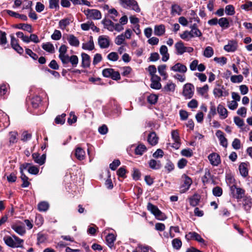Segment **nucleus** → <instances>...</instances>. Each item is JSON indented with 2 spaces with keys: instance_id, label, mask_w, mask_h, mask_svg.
Listing matches in <instances>:
<instances>
[{
  "instance_id": "nucleus-1",
  "label": "nucleus",
  "mask_w": 252,
  "mask_h": 252,
  "mask_svg": "<svg viewBox=\"0 0 252 252\" xmlns=\"http://www.w3.org/2000/svg\"><path fill=\"white\" fill-rule=\"evenodd\" d=\"M5 243L12 248H18L22 247L24 241L15 235L12 237L6 236L3 238Z\"/></svg>"
},
{
  "instance_id": "nucleus-2",
  "label": "nucleus",
  "mask_w": 252,
  "mask_h": 252,
  "mask_svg": "<svg viewBox=\"0 0 252 252\" xmlns=\"http://www.w3.org/2000/svg\"><path fill=\"white\" fill-rule=\"evenodd\" d=\"M120 4L124 8L140 12V8L135 0H120Z\"/></svg>"
},
{
  "instance_id": "nucleus-3",
  "label": "nucleus",
  "mask_w": 252,
  "mask_h": 252,
  "mask_svg": "<svg viewBox=\"0 0 252 252\" xmlns=\"http://www.w3.org/2000/svg\"><path fill=\"white\" fill-rule=\"evenodd\" d=\"M147 209L158 220H164L166 219V216L156 206L150 202L148 203Z\"/></svg>"
},
{
  "instance_id": "nucleus-4",
  "label": "nucleus",
  "mask_w": 252,
  "mask_h": 252,
  "mask_svg": "<svg viewBox=\"0 0 252 252\" xmlns=\"http://www.w3.org/2000/svg\"><path fill=\"white\" fill-rule=\"evenodd\" d=\"M83 12L87 17L90 19L99 20L101 18V12L97 9L88 8L84 9Z\"/></svg>"
},
{
  "instance_id": "nucleus-5",
  "label": "nucleus",
  "mask_w": 252,
  "mask_h": 252,
  "mask_svg": "<svg viewBox=\"0 0 252 252\" xmlns=\"http://www.w3.org/2000/svg\"><path fill=\"white\" fill-rule=\"evenodd\" d=\"M194 91V86L190 83H187L184 86L183 94L186 99H189L193 96Z\"/></svg>"
},
{
  "instance_id": "nucleus-6",
  "label": "nucleus",
  "mask_w": 252,
  "mask_h": 252,
  "mask_svg": "<svg viewBox=\"0 0 252 252\" xmlns=\"http://www.w3.org/2000/svg\"><path fill=\"white\" fill-rule=\"evenodd\" d=\"M185 238L188 241L194 240L204 246L206 245L205 240L199 234L195 232H189L186 235Z\"/></svg>"
},
{
  "instance_id": "nucleus-7",
  "label": "nucleus",
  "mask_w": 252,
  "mask_h": 252,
  "mask_svg": "<svg viewBox=\"0 0 252 252\" xmlns=\"http://www.w3.org/2000/svg\"><path fill=\"white\" fill-rule=\"evenodd\" d=\"M219 88H215L213 90V94L216 97H220L221 96H226L228 95L229 93L227 91L225 90L223 86L218 85Z\"/></svg>"
},
{
  "instance_id": "nucleus-8",
  "label": "nucleus",
  "mask_w": 252,
  "mask_h": 252,
  "mask_svg": "<svg viewBox=\"0 0 252 252\" xmlns=\"http://www.w3.org/2000/svg\"><path fill=\"white\" fill-rule=\"evenodd\" d=\"M243 208L247 213H250L252 208V198L251 196H245L243 199Z\"/></svg>"
},
{
  "instance_id": "nucleus-9",
  "label": "nucleus",
  "mask_w": 252,
  "mask_h": 252,
  "mask_svg": "<svg viewBox=\"0 0 252 252\" xmlns=\"http://www.w3.org/2000/svg\"><path fill=\"white\" fill-rule=\"evenodd\" d=\"M231 193L233 197L239 200L245 197V190L236 186V189H234V191L230 190Z\"/></svg>"
},
{
  "instance_id": "nucleus-10",
  "label": "nucleus",
  "mask_w": 252,
  "mask_h": 252,
  "mask_svg": "<svg viewBox=\"0 0 252 252\" xmlns=\"http://www.w3.org/2000/svg\"><path fill=\"white\" fill-rule=\"evenodd\" d=\"M98 44L101 49L107 48L110 45L109 37L105 35H100L98 38Z\"/></svg>"
},
{
  "instance_id": "nucleus-11",
  "label": "nucleus",
  "mask_w": 252,
  "mask_h": 252,
  "mask_svg": "<svg viewBox=\"0 0 252 252\" xmlns=\"http://www.w3.org/2000/svg\"><path fill=\"white\" fill-rule=\"evenodd\" d=\"M65 60V62H64L63 61L62 62L63 64L65 65L69 63H70L72 66L74 67L77 66L79 62L78 58L76 55H72L70 57L67 56Z\"/></svg>"
},
{
  "instance_id": "nucleus-12",
  "label": "nucleus",
  "mask_w": 252,
  "mask_h": 252,
  "mask_svg": "<svg viewBox=\"0 0 252 252\" xmlns=\"http://www.w3.org/2000/svg\"><path fill=\"white\" fill-rule=\"evenodd\" d=\"M225 181L230 188V190L234 191L236 189L235 180L231 173H227L225 176Z\"/></svg>"
},
{
  "instance_id": "nucleus-13",
  "label": "nucleus",
  "mask_w": 252,
  "mask_h": 252,
  "mask_svg": "<svg viewBox=\"0 0 252 252\" xmlns=\"http://www.w3.org/2000/svg\"><path fill=\"white\" fill-rule=\"evenodd\" d=\"M170 69L174 72H178L181 73H185L187 71V67L183 64L177 63L171 67Z\"/></svg>"
},
{
  "instance_id": "nucleus-14",
  "label": "nucleus",
  "mask_w": 252,
  "mask_h": 252,
  "mask_svg": "<svg viewBox=\"0 0 252 252\" xmlns=\"http://www.w3.org/2000/svg\"><path fill=\"white\" fill-rule=\"evenodd\" d=\"M238 47L237 42L235 40H230L228 44L224 46V50L227 52H235Z\"/></svg>"
},
{
  "instance_id": "nucleus-15",
  "label": "nucleus",
  "mask_w": 252,
  "mask_h": 252,
  "mask_svg": "<svg viewBox=\"0 0 252 252\" xmlns=\"http://www.w3.org/2000/svg\"><path fill=\"white\" fill-rule=\"evenodd\" d=\"M208 158L210 163L213 166H218L220 163V157L217 153H212Z\"/></svg>"
},
{
  "instance_id": "nucleus-16",
  "label": "nucleus",
  "mask_w": 252,
  "mask_h": 252,
  "mask_svg": "<svg viewBox=\"0 0 252 252\" xmlns=\"http://www.w3.org/2000/svg\"><path fill=\"white\" fill-rule=\"evenodd\" d=\"M11 228L19 235L22 236L26 233V229L21 223H15L12 225Z\"/></svg>"
},
{
  "instance_id": "nucleus-17",
  "label": "nucleus",
  "mask_w": 252,
  "mask_h": 252,
  "mask_svg": "<svg viewBox=\"0 0 252 252\" xmlns=\"http://www.w3.org/2000/svg\"><path fill=\"white\" fill-rule=\"evenodd\" d=\"M216 135L219 139L220 144L224 147H226L227 146V140L224 137L223 132L220 130H218L216 133Z\"/></svg>"
},
{
  "instance_id": "nucleus-18",
  "label": "nucleus",
  "mask_w": 252,
  "mask_h": 252,
  "mask_svg": "<svg viewBox=\"0 0 252 252\" xmlns=\"http://www.w3.org/2000/svg\"><path fill=\"white\" fill-rule=\"evenodd\" d=\"M183 177L184 178V184L182 185L181 188L183 189V192H186L189 189L192 182L191 179L186 175Z\"/></svg>"
},
{
  "instance_id": "nucleus-19",
  "label": "nucleus",
  "mask_w": 252,
  "mask_h": 252,
  "mask_svg": "<svg viewBox=\"0 0 252 252\" xmlns=\"http://www.w3.org/2000/svg\"><path fill=\"white\" fill-rule=\"evenodd\" d=\"M81 58L82 67L84 68L89 67L91 64V58L90 56L85 53H82L81 54Z\"/></svg>"
},
{
  "instance_id": "nucleus-20",
  "label": "nucleus",
  "mask_w": 252,
  "mask_h": 252,
  "mask_svg": "<svg viewBox=\"0 0 252 252\" xmlns=\"http://www.w3.org/2000/svg\"><path fill=\"white\" fill-rule=\"evenodd\" d=\"M82 48L84 50L92 51L94 49V45L93 40V37L90 36L89 37V40L82 44Z\"/></svg>"
},
{
  "instance_id": "nucleus-21",
  "label": "nucleus",
  "mask_w": 252,
  "mask_h": 252,
  "mask_svg": "<svg viewBox=\"0 0 252 252\" xmlns=\"http://www.w3.org/2000/svg\"><path fill=\"white\" fill-rule=\"evenodd\" d=\"M32 157L35 162L39 165H42L44 163L46 159L45 155L40 156L39 154L35 153L32 154Z\"/></svg>"
},
{
  "instance_id": "nucleus-22",
  "label": "nucleus",
  "mask_w": 252,
  "mask_h": 252,
  "mask_svg": "<svg viewBox=\"0 0 252 252\" xmlns=\"http://www.w3.org/2000/svg\"><path fill=\"white\" fill-rule=\"evenodd\" d=\"M248 164L246 162H242L239 166V170L241 175L245 178L248 175L249 170L248 169Z\"/></svg>"
},
{
  "instance_id": "nucleus-23",
  "label": "nucleus",
  "mask_w": 252,
  "mask_h": 252,
  "mask_svg": "<svg viewBox=\"0 0 252 252\" xmlns=\"http://www.w3.org/2000/svg\"><path fill=\"white\" fill-rule=\"evenodd\" d=\"M67 47L65 45H62L59 50V58L61 60L62 62L63 61L65 62L66 57L68 56L67 54Z\"/></svg>"
},
{
  "instance_id": "nucleus-24",
  "label": "nucleus",
  "mask_w": 252,
  "mask_h": 252,
  "mask_svg": "<svg viewBox=\"0 0 252 252\" xmlns=\"http://www.w3.org/2000/svg\"><path fill=\"white\" fill-rule=\"evenodd\" d=\"M217 111L221 119H224L228 116V111L227 109L221 104L218 105Z\"/></svg>"
},
{
  "instance_id": "nucleus-25",
  "label": "nucleus",
  "mask_w": 252,
  "mask_h": 252,
  "mask_svg": "<svg viewBox=\"0 0 252 252\" xmlns=\"http://www.w3.org/2000/svg\"><path fill=\"white\" fill-rule=\"evenodd\" d=\"M158 137L155 132H151L148 136V141L152 146H155L158 143Z\"/></svg>"
},
{
  "instance_id": "nucleus-26",
  "label": "nucleus",
  "mask_w": 252,
  "mask_h": 252,
  "mask_svg": "<svg viewBox=\"0 0 252 252\" xmlns=\"http://www.w3.org/2000/svg\"><path fill=\"white\" fill-rule=\"evenodd\" d=\"M159 52L162 55V60L166 62L169 58V55L168 53V49L165 45H162L159 49Z\"/></svg>"
},
{
  "instance_id": "nucleus-27",
  "label": "nucleus",
  "mask_w": 252,
  "mask_h": 252,
  "mask_svg": "<svg viewBox=\"0 0 252 252\" xmlns=\"http://www.w3.org/2000/svg\"><path fill=\"white\" fill-rule=\"evenodd\" d=\"M67 41L72 46L78 47L80 44L78 39L73 34H69L67 37Z\"/></svg>"
},
{
  "instance_id": "nucleus-28",
  "label": "nucleus",
  "mask_w": 252,
  "mask_h": 252,
  "mask_svg": "<svg viewBox=\"0 0 252 252\" xmlns=\"http://www.w3.org/2000/svg\"><path fill=\"white\" fill-rule=\"evenodd\" d=\"M165 32L164 25L161 24L156 25L154 28V34L156 35L160 36L164 34Z\"/></svg>"
},
{
  "instance_id": "nucleus-29",
  "label": "nucleus",
  "mask_w": 252,
  "mask_h": 252,
  "mask_svg": "<svg viewBox=\"0 0 252 252\" xmlns=\"http://www.w3.org/2000/svg\"><path fill=\"white\" fill-rule=\"evenodd\" d=\"M14 27L16 29L26 31L29 33H32V27L29 24L21 23L14 25Z\"/></svg>"
},
{
  "instance_id": "nucleus-30",
  "label": "nucleus",
  "mask_w": 252,
  "mask_h": 252,
  "mask_svg": "<svg viewBox=\"0 0 252 252\" xmlns=\"http://www.w3.org/2000/svg\"><path fill=\"white\" fill-rule=\"evenodd\" d=\"M75 155L77 159L82 160L85 158V152L81 147H77L75 149Z\"/></svg>"
},
{
  "instance_id": "nucleus-31",
  "label": "nucleus",
  "mask_w": 252,
  "mask_h": 252,
  "mask_svg": "<svg viewBox=\"0 0 252 252\" xmlns=\"http://www.w3.org/2000/svg\"><path fill=\"white\" fill-rule=\"evenodd\" d=\"M175 47L178 55H181L185 53L186 46H184L183 42L180 41L177 42L175 45Z\"/></svg>"
},
{
  "instance_id": "nucleus-32",
  "label": "nucleus",
  "mask_w": 252,
  "mask_h": 252,
  "mask_svg": "<svg viewBox=\"0 0 252 252\" xmlns=\"http://www.w3.org/2000/svg\"><path fill=\"white\" fill-rule=\"evenodd\" d=\"M189 199L190 205L193 207H195L198 204L200 199V196L199 194L195 193L193 196L190 197Z\"/></svg>"
},
{
  "instance_id": "nucleus-33",
  "label": "nucleus",
  "mask_w": 252,
  "mask_h": 252,
  "mask_svg": "<svg viewBox=\"0 0 252 252\" xmlns=\"http://www.w3.org/2000/svg\"><path fill=\"white\" fill-rule=\"evenodd\" d=\"M102 23L103 24L104 28L109 31H113L114 30V24L111 20L104 19L102 21Z\"/></svg>"
},
{
  "instance_id": "nucleus-34",
  "label": "nucleus",
  "mask_w": 252,
  "mask_h": 252,
  "mask_svg": "<svg viewBox=\"0 0 252 252\" xmlns=\"http://www.w3.org/2000/svg\"><path fill=\"white\" fill-rule=\"evenodd\" d=\"M116 240V237L115 235L110 233L108 234L106 237V242L109 247L110 248H112L114 246V242Z\"/></svg>"
},
{
  "instance_id": "nucleus-35",
  "label": "nucleus",
  "mask_w": 252,
  "mask_h": 252,
  "mask_svg": "<svg viewBox=\"0 0 252 252\" xmlns=\"http://www.w3.org/2000/svg\"><path fill=\"white\" fill-rule=\"evenodd\" d=\"M42 48L43 50L50 53H53L55 51V48L53 45L50 42L44 43L42 45Z\"/></svg>"
},
{
  "instance_id": "nucleus-36",
  "label": "nucleus",
  "mask_w": 252,
  "mask_h": 252,
  "mask_svg": "<svg viewBox=\"0 0 252 252\" xmlns=\"http://www.w3.org/2000/svg\"><path fill=\"white\" fill-rule=\"evenodd\" d=\"M7 43L6 34L5 32L0 31V45L3 47L4 49L6 48L5 46Z\"/></svg>"
},
{
  "instance_id": "nucleus-37",
  "label": "nucleus",
  "mask_w": 252,
  "mask_h": 252,
  "mask_svg": "<svg viewBox=\"0 0 252 252\" xmlns=\"http://www.w3.org/2000/svg\"><path fill=\"white\" fill-rule=\"evenodd\" d=\"M7 13L10 16L14 17L15 18H19L23 21H27L28 19V18L26 15H24V14H20L19 13H17L15 12H14V11L10 10H7Z\"/></svg>"
},
{
  "instance_id": "nucleus-38",
  "label": "nucleus",
  "mask_w": 252,
  "mask_h": 252,
  "mask_svg": "<svg viewBox=\"0 0 252 252\" xmlns=\"http://www.w3.org/2000/svg\"><path fill=\"white\" fill-rule=\"evenodd\" d=\"M182 11V8L178 4H174L171 6V14L172 15H180Z\"/></svg>"
},
{
  "instance_id": "nucleus-39",
  "label": "nucleus",
  "mask_w": 252,
  "mask_h": 252,
  "mask_svg": "<svg viewBox=\"0 0 252 252\" xmlns=\"http://www.w3.org/2000/svg\"><path fill=\"white\" fill-rule=\"evenodd\" d=\"M149 165L151 168L155 170L159 169L161 166L160 161L155 159H151L149 161Z\"/></svg>"
},
{
  "instance_id": "nucleus-40",
  "label": "nucleus",
  "mask_w": 252,
  "mask_h": 252,
  "mask_svg": "<svg viewBox=\"0 0 252 252\" xmlns=\"http://www.w3.org/2000/svg\"><path fill=\"white\" fill-rule=\"evenodd\" d=\"M219 26L223 29H227L229 27V23L226 18L222 17L219 20Z\"/></svg>"
},
{
  "instance_id": "nucleus-41",
  "label": "nucleus",
  "mask_w": 252,
  "mask_h": 252,
  "mask_svg": "<svg viewBox=\"0 0 252 252\" xmlns=\"http://www.w3.org/2000/svg\"><path fill=\"white\" fill-rule=\"evenodd\" d=\"M147 150L146 147L143 144H139L135 149V154L136 155L142 156Z\"/></svg>"
},
{
  "instance_id": "nucleus-42",
  "label": "nucleus",
  "mask_w": 252,
  "mask_h": 252,
  "mask_svg": "<svg viewBox=\"0 0 252 252\" xmlns=\"http://www.w3.org/2000/svg\"><path fill=\"white\" fill-rule=\"evenodd\" d=\"M21 178L23 181V184L21 186L23 188H27L30 185V182L28 181L29 178L26 176L24 172L21 170Z\"/></svg>"
},
{
  "instance_id": "nucleus-43",
  "label": "nucleus",
  "mask_w": 252,
  "mask_h": 252,
  "mask_svg": "<svg viewBox=\"0 0 252 252\" xmlns=\"http://www.w3.org/2000/svg\"><path fill=\"white\" fill-rule=\"evenodd\" d=\"M49 207V204L47 202L42 201L38 204V209L40 212L46 211Z\"/></svg>"
},
{
  "instance_id": "nucleus-44",
  "label": "nucleus",
  "mask_w": 252,
  "mask_h": 252,
  "mask_svg": "<svg viewBox=\"0 0 252 252\" xmlns=\"http://www.w3.org/2000/svg\"><path fill=\"white\" fill-rule=\"evenodd\" d=\"M70 23V20L69 18H64L60 21L59 25L60 29L64 30L66 26H68Z\"/></svg>"
},
{
  "instance_id": "nucleus-45",
  "label": "nucleus",
  "mask_w": 252,
  "mask_h": 252,
  "mask_svg": "<svg viewBox=\"0 0 252 252\" xmlns=\"http://www.w3.org/2000/svg\"><path fill=\"white\" fill-rule=\"evenodd\" d=\"M171 136L173 140L176 143V146L178 147L180 143V137L178 131L177 130H172Z\"/></svg>"
},
{
  "instance_id": "nucleus-46",
  "label": "nucleus",
  "mask_w": 252,
  "mask_h": 252,
  "mask_svg": "<svg viewBox=\"0 0 252 252\" xmlns=\"http://www.w3.org/2000/svg\"><path fill=\"white\" fill-rule=\"evenodd\" d=\"M172 245L174 249L178 250L181 248L182 243L180 239L175 238L172 241Z\"/></svg>"
},
{
  "instance_id": "nucleus-47",
  "label": "nucleus",
  "mask_w": 252,
  "mask_h": 252,
  "mask_svg": "<svg viewBox=\"0 0 252 252\" xmlns=\"http://www.w3.org/2000/svg\"><path fill=\"white\" fill-rule=\"evenodd\" d=\"M214 54V50L212 47L207 46L204 50L203 55L208 58H211Z\"/></svg>"
},
{
  "instance_id": "nucleus-48",
  "label": "nucleus",
  "mask_w": 252,
  "mask_h": 252,
  "mask_svg": "<svg viewBox=\"0 0 252 252\" xmlns=\"http://www.w3.org/2000/svg\"><path fill=\"white\" fill-rule=\"evenodd\" d=\"M41 102V97L39 96H35L33 97L32 99V107L34 108H37Z\"/></svg>"
},
{
  "instance_id": "nucleus-49",
  "label": "nucleus",
  "mask_w": 252,
  "mask_h": 252,
  "mask_svg": "<svg viewBox=\"0 0 252 252\" xmlns=\"http://www.w3.org/2000/svg\"><path fill=\"white\" fill-rule=\"evenodd\" d=\"M66 114L64 113L62 114L61 115H58L55 119V122L57 124L63 125L65 122V117Z\"/></svg>"
},
{
  "instance_id": "nucleus-50",
  "label": "nucleus",
  "mask_w": 252,
  "mask_h": 252,
  "mask_svg": "<svg viewBox=\"0 0 252 252\" xmlns=\"http://www.w3.org/2000/svg\"><path fill=\"white\" fill-rule=\"evenodd\" d=\"M18 133L16 131H11L9 132V143L10 144H14L17 142V136Z\"/></svg>"
},
{
  "instance_id": "nucleus-51",
  "label": "nucleus",
  "mask_w": 252,
  "mask_h": 252,
  "mask_svg": "<svg viewBox=\"0 0 252 252\" xmlns=\"http://www.w3.org/2000/svg\"><path fill=\"white\" fill-rule=\"evenodd\" d=\"M230 80L234 83H241L243 80V77L242 75H232L230 77Z\"/></svg>"
},
{
  "instance_id": "nucleus-52",
  "label": "nucleus",
  "mask_w": 252,
  "mask_h": 252,
  "mask_svg": "<svg viewBox=\"0 0 252 252\" xmlns=\"http://www.w3.org/2000/svg\"><path fill=\"white\" fill-rule=\"evenodd\" d=\"M158 95L155 94H151L147 98L148 102L151 104H155L158 101Z\"/></svg>"
},
{
  "instance_id": "nucleus-53",
  "label": "nucleus",
  "mask_w": 252,
  "mask_h": 252,
  "mask_svg": "<svg viewBox=\"0 0 252 252\" xmlns=\"http://www.w3.org/2000/svg\"><path fill=\"white\" fill-rule=\"evenodd\" d=\"M212 192L214 196L220 197L222 194V189L220 187L217 186L213 189Z\"/></svg>"
},
{
  "instance_id": "nucleus-54",
  "label": "nucleus",
  "mask_w": 252,
  "mask_h": 252,
  "mask_svg": "<svg viewBox=\"0 0 252 252\" xmlns=\"http://www.w3.org/2000/svg\"><path fill=\"white\" fill-rule=\"evenodd\" d=\"M166 65L165 64H162L159 65L158 68L159 74L161 76H164L165 79H166L167 77V75L165 71L166 69Z\"/></svg>"
},
{
  "instance_id": "nucleus-55",
  "label": "nucleus",
  "mask_w": 252,
  "mask_h": 252,
  "mask_svg": "<svg viewBox=\"0 0 252 252\" xmlns=\"http://www.w3.org/2000/svg\"><path fill=\"white\" fill-rule=\"evenodd\" d=\"M225 11L227 15H233L235 13L234 7L232 5H228L225 7Z\"/></svg>"
},
{
  "instance_id": "nucleus-56",
  "label": "nucleus",
  "mask_w": 252,
  "mask_h": 252,
  "mask_svg": "<svg viewBox=\"0 0 252 252\" xmlns=\"http://www.w3.org/2000/svg\"><path fill=\"white\" fill-rule=\"evenodd\" d=\"M214 61L216 63L220 64L221 65H223L226 63L227 58L224 57H215L214 59Z\"/></svg>"
},
{
  "instance_id": "nucleus-57",
  "label": "nucleus",
  "mask_w": 252,
  "mask_h": 252,
  "mask_svg": "<svg viewBox=\"0 0 252 252\" xmlns=\"http://www.w3.org/2000/svg\"><path fill=\"white\" fill-rule=\"evenodd\" d=\"M113 72V69L112 68H105L102 70V75L104 77L106 78H111L112 73Z\"/></svg>"
},
{
  "instance_id": "nucleus-58",
  "label": "nucleus",
  "mask_w": 252,
  "mask_h": 252,
  "mask_svg": "<svg viewBox=\"0 0 252 252\" xmlns=\"http://www.w3.org/2000/svg\"><path fill=\"white\" fill-rule=\"evenodd\" d=\"M107 59L111 61H117L119 59V56L116 52H111L107 56Z\"/></svg>"
},
{
  "instance_id": "nucleus-59",
  "label": "nucleus",
  "mask_w": 252,
  "mask_h": 252,
  "mask_svg": "<svg viewBox=\"0 0 252 252\" xmlns=\"http://www.w3.org/2000/svg\"><path fill=\"white\" fill-rule=\"evenodd\" d=\"M190 35V33L188 31H185L180 35V37L185 40L189 41L191 39V36Z\"/></svg>"
},
{
  "instance_id": "nucleus-60",
  "label": "nucleus",
  "mask_w": 252,
  "mask_h": 252,
  "mask_svg": "<svg viewBox=\"0 0 252 252\" xmlns=\"http://www.w3.org/2000/svg\"><path fill=\"white\" fill-rule=\"evenodd\" d=\"M125 40L124 33L118 35L115 40V42L117 45H120L122 44Z\"/></svg>"
},
{
  "instance_id": "nucleus-61",
  "label": "nucleus",
  "mask_w": 252,
  "mask_h": 252,
  "mask_svg": "<svg viewBox=\"0 0 252 252\" xmlns=\"http://www.w3.org/2000/svg\"><path fill=\"white\" fill-rule=\"evenodd\" d=\"M69 115L70 117L68 119L67 122L71 125L77 121V117L73 112H71Z\"/></svg>"
},
{
  "instance_id": "nucleus-62",
  "label": "nucleus",
  "mask_w": 252,
  "mask_h": 252,
  "mask_svg": "<svg viewBox=\"0 0 252 252\" xmlns=\"http://www.w3.org/2000/svg\"><path fill=\"white\" fill-rule=\"evenodd\" d=\"M62 37V33L59 30H55L54 33L51 35V38L52 39L55 40H58L61 39Z\"/></svg>"
},
{
  "instance_id": "nucleus-63",
  "label": "nucleus",
  "mask_w": 252,
  "mask_h": 252,
  "mask_svg": "<svg viewBox=\"0 0 252 252\" xmlns=\"http://www.w3.org/2000/svg\"><path fill=\"white\" fill-rule=\"evenodd\" d=\"M102 56L100 54L96 53L94 55V59H93V63L94 65H95L98 63L102 61Z\"/></svg>"
},
{
  "instance_id": "nucleus-64",
  "label": "nucleus",
  "mask_w": 252,
  "mask_h": 252,
  "mask_svg": "<svg viewBox=\"0 0 252 252\" xmlns=\"http://www.w3.org/2000/svg\"><path fill=\"white\" fill-rule=\"evenodd\" d=\"M120 164L121 162L119 159H115L110 164V168L112 170H115Z\"/></svg>"
}]
</instances>
